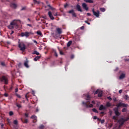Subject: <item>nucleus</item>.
I'll list each match as a JSON object with an SVG mask.
<instances>
[{
  "mask_svg": "<svg viewBox=\"0 0 129 129\" xmlns=\"http://www.w3.org/2000/svg\"><path fill=\"white\" fill-rule=\"evenodd\" d=\"M30 35H34V33L32 32L26 31L25 32H22L20 34L21 37H26V38H29Z\"/></svg>",
  "mask_w": 129,
  "mask_h": 129,
  "instance_id": "1",
  "label": "nucleus"
},
{
  "mask_svg": "<svg viewBox=\"0 0 129 129\" xmlns=\"http://www.w3.org/2000/svg\"><path fill=\"white\" fill-rule=\"evenodd\" d=\"M18 47L20 49V51H25L26 50V45L23 42H18Z\"/></svg>",
  "mask_w": 129,
  "mask_h": 129,
  "instance_id": "2",
  "label": "nucleus"
},
{
  "mask_svg": "<svg viewBox=\"0 0 129 129\" xmlns=\"http://www.w3.org/2000/svg\"><path fill=\"white\" fill-rule=\"evenodd\" d=\"M0 81L4 82L5 84H8V78L5 76H3L2 78H0Z\"/></svg>",
  "mask_w": 129,
  "mask_h": 129,
  "instance_id": "3",
  "label": "nucleus"
},
{
  "mask_svg": "<svg viewBox=\"0 0 129 129\" xmlns=\"http://www.w3.org/2000/svg\"><path fill=\"white\" fill-rule=\"evenodd\" d=\"M92 12L94 15V16H95V17H96V18H99V16H100V12L99 11H95L94 10V9H93L92 10Z\"/></svg>",
  "mask_w": 129,
  "mask_h": 129,
  "instance_id": "4",
  "label": "nucleus"
},
{
  "mask_svg": "<svg viewBox=\"0 0 129 129\" xmlns=\"http://www.w3.org/2000/svg\"><path fill=\"white\" fill-rule=\"evenodd\" d=\"M117 107H124L127 108V106H128V105L127 104H124L122 103H119L116 105Z\"/></svg>",
  "mask_w": 129,
  "mask_h": 129,
  "instance_id": "5",
  "label": "nucleus"
},
{
  "mask_svg": "<svg viewBox=\"0 0 129 129\" xmlns=\"http://www.w3.org/2000/svg\"><path fill=\"white\" fill-rule=\"evenodd\" d=\"M82 104H84V105H85L87 108H88V107H93V105H92V104H90V102L89 101L88 102V104L87 103L83 101Z\"/></svg>",
  "mask_w": 129,
  "mask_h": 129,
  "instance_id": "6",
  "label": "nucleus"
},
{
  "mask_svg": "<svg viewBox=\"0 0 129 129\" xmlns=\"http://www.w3.org/2000/svg\"><path fill=\"white\" fill-rule=\"evenodd\" d=\"M18 22H21V20H14L12 22L13 23V25L15 27L16 29H18L19 28V25L18 24Z\"/></svg>",
  "mask_w": 129,
  "mask_h": 129,
  "instance_id": "7",
  "label": "nucleus"
},
{
  "mask_svg": "<svg viewBox=\"0 0 129 129\" xmlns=\"http://www.w3.org/2000/svg\"><path fill=\"white\" fill-rule=\"evenodd\" d=\"M113 111H114V113L116 116H119L120 115V113L118 111V107H115L113 109Z\"/></svg>",
  "mask_w": 129,
  "mask_h": 129,
  "instance_id": "8",
  "label": "nucleus"
},
{
  "mask_svg": "<svg viewBox=\"0 0 129 129\" xmlns=\"http://www.w3.org/2000/svg\"><path fill=\"white\" fill-rule=\"evenodd\" d=\"M48 16L49 18L50 19V20H55V18L54 17V16H53V14H52V12L51 11L48 12Z\"/></svg>",
  "mask_w": 129,
  "mask_h": 129,
  "instance_id": "9",
  "label": "nucleus"
},
{
  "mask_svg": "<svg viewBox=\"0 0 129 129\" xmlns=\"http://www.w3.org/2000/svg\"><path fill=\"white\" fill-rule=\"evenodd\" d=\"M24 65L26 68H30V66H29V60L27 58H26V60L24 61Z\"/></svg>",
  "mask_w": 129,
  "mask_h": 129,
  "instance_id": "10",
  "label": "nucleus"
},
{
  "mask_svg": "<svg viewBox=\"0 0 129 129\" xmlns=\"http://www.w3.org/2000/svg\"><path fill=\"white\" fill-rule=\"evenodd\" d=\"M82 6L84 10H85V11H88L89 8H88V7H87V5L86 4V3H83L82 4Z\"/></svg>",
  "mask_w": 129,
  "mask_h": 129,
  "instance_id": "11",
  "label": "nucleus"
},
{
  "mask_svg": "<svg viewBox=\"0 0 129 129\" xmlns=\"http://www.w3.org/2000/svg\"><path fill=\"white\" fill-rule=\"evenodd\" d=\"M69 14H72V17H76L77 16L76 15V13L74 12V10H70L68 12Z\"/></svg>",
  "mask_w": 129,
  "mask_h": 129,
  "instance_id": "12",
  "label": "nucleus"
},
{
  "mask_svg": "<svg viewBox=\"0 0 129 129\" xmlns=\"http://www.w3.org/2000/svg\"><path fill=\"white\" fill-rule=\"evenodd\" d=\"M76 9L78 12H80L81 13H82L83 12V11H82V10L81 9V7L80 6V5H79V4L77 5Z\"/></svg>",
  "mask_w": 129,
  "mask_h": 129,
  "instance_id": "13",
  "label": "nucleus"
},
{
  "mask_svg": "<svg viewBox=\"0 0 129 129\" xmlns=\"http://www.w3.org/2000/svg\"><path fill=\"white\" fill-rule=\"evenodd\" d=\"M13 123H14V124L15 125H14V127L15 129H18V121L17 120H15L13 121Z\"/></svg>",
  "mask_w": 129,
  "mask_h": 129,
  "instance_id": "14",
  "label": "nucleus"
},
{
  "mask_svg": "<svg viewBox=\"0 0 129 129\" xmlns=\"http://www.w3.org/2000/svg\"><path fill=\"white\" fill-rule=\"evenodd\" d=\"M8 28L10 30H13V29H14V28H16V26H14V23L11 22L10 23V25L8 26Z\"/></svg>",
  "mask_w": 129,
  "mask_h": 129,
  "instance_id": "15",
  "label": "nucleus"
},
{
  "mask_svg": "<svg viewBox=\"0 0 129 129\" xmlns=\"http://www.w3.org/2000/svg\"><path fill=\"white\" fill-rule=\"evenodd\" d=\"M56 30L58 35H61V34H62V28H57Z\"/></svg>",
  "mask_w": 129,
  "mask_h": 129,
  "instance_id": "16",
  "label": "nucleus"
},
{
  "mask_svg": "<svg viewBox=\"0 0 129 129\" xmlns=\"http://www.w3.org/2000/svg\"><path fill=\"white\" fill-rule=\"evenodd\" d=\"M31 118L34 119L33 122H37V117L36 116V115H33L31 116Z\"/></svg>",
  "mask_w": 129,
  "mask_h": 129,
  "instance_id": "17",
  "label": "nucleus"
},
{
  "mask_svg": "<svg viewBox=\"0 0 129 129\" xmlns=\"http://www.w3.org/2000/svg\"><path fill=\"white\" fill-rule=\"evenodd\" d=\"M124 78H125V74L124 73H122L119 77V79L121 80L123 79Z\"/></svg>",
  "mask_w": 129,
  "mask_h": 129,
  "instance_id": "18",
  "label": "nucleus"
},
{
  "mask_svg": "<svg viewBox=\"0 0 129 129\" xmlns=\"http://www.w3.org/2000/svg\"><path fill=\"white\" fill-rule=\"evenodd\" d=\"M10 7H11V8H13V9H17L18 6L15 3H11L10 5Z\"/></svg>",
  "mask_w": 129,
  "mask_h": 129,
  "instance_id": "19",
  "label": "nucleus"
},
{
  "mask_svg": "<svg viewBox=\"0 0 129 129\" xmlns=\"http://www.w3.org/2000/svg\"><path fill=\"white\" fill-rule=\"evenodd\" d=\"M32 55L35 54V55H37V56H39V55H40V53H39L37 50H35L32 53Z\"/></svg>",
  "mask_w": 129,
  "mask_h": 129,
  "instance_id": "20",
  "label": "nucleus"
},
{
  "mask_svg": "<svg viewBox=\"0 0 129 129\" xmlns=\"http://www.w3.org/2000/svg\"><path fill=\"white\" fill-rule=\"evenodd\" d=\"M86 100H90V96L88 94H85Z\"/></svg>",
  "mask_w": 129,
  "mask_h": 129,
  "instance_id": "21",
  "label": "nucleus"
},
{
  "mask_svg": "<svg viewBox=\"0 0 129 129\" xmlns=\"http://www.w3.org/2000/svg\"><path fill=\"white\" fill-rule=\"evenodd\" d=\"M47 7H48V8H49V9L51 10V11H55V10H56V9L53 8L52 6H51V5H48Z\"/></svg>",
  "mask_w": 129,
  "mask_h": 129,
  "instance_id": "22",
  "label": "nucleus"
},
{
  "mask_svg": "<svg viewBox=\"0 0 129 129\" xmlns=\"http://www.w3.org/2000/svg\"><path fill=\"white\" fill-rule=\"evenodd\" d=\"M103 109H105V107L103 105H101L99 107V110H103Z\"/></svg>",
  "mask_w": 129,
  "mask_h": 129,
  "instance_id": "23",
  "label": "nucleus"
},
{
  "mask_svg": "<svg viewBox=\"0 0 129 129\" xmlns=\"http://www.w3.org/2000/svg\"><path fill=\"white\" fill-rule=\"evenodd\" d=\"M41 58V56H37L34 58V61H38Z\"/></svg>",
  "mask_w": 129,
  "mask_h": 129,
  "instance_id": "24",
  "label": "nucleus"
},
{
  "mask_svg": "<svg viewBox=\"0 0 129 129\" xmlns=\"http://www.w3.org/2000/svg\"><path fill=\"white\" fill-rule=\"evenodd\" d=\"M98 97H101L102 96V91H100L98 94Z\"/></svg>",
  "mask_w": 129,
  "mask_h": 129,
  "instance_id": "25",
  "label": "nucleus"
},
{
  "mask_svg": "<svg viewBox=\"0 0 129 129\" xmlns=\"http://www.w3.org/2000/svg\"><path fill=\"white\" fill-rule=\"evenodd\" d=\"M33 3L35 5L37 4V5H40V1H38L37 0H33Z\"/></svg>",
  "mask_w": 129,
  "mask_h": 129,
  "instance_id": "26",
  "label": "nucleus"
},
{
  "mask_svg": "<svg viewBox=\"0 0 129 129\" xmlns=\"http://www.w3.org/2000/svg\"><path fill=\"white\" fill-rule=\"evenodd\" d=\"M86 3H89V4H93V0H86Z\"/></svg>",
  "mask_w": 129,
  "mask_h": 129,
  "instance_id": "27",
  "label": "nucleus"
},
{
  "mask_svg": "<svg viewBox=\"0 0 129 129\" xmlns=\"http://www.w3.org/2000/svg\"><path fill=\"white\" fill-rule=\"evenodd\" d=\"M72 44V41L71 40L68 42L67 47H70V46H71Z\"/></svg>",
  "mask_w": 129,
  "mask_h": 129,
  "instance_id": "28",
  "label": "nucleus"
},
{
  "mask_svg": "<svg viewBox=\"0 0 129 129\" xmlns=\"http://www.w3.org/2000/svg\"><path fill=\"white\" fill-rule=\"evenodd\" d=\"M122 112H126L127 111V108H123L121 110Z\"/></svg>",
  "mask_w": 129,
  "mask_h": 129,
  "instance_id": "29",
  "label": "nucleus"
},
{
  "mask_svg": "<svg viewBox=\"0 0 129 129\" xmlns=\"http://www.w3.org/2000/svg\"><path fill=\"white\" fill-rule=\"evenodd\" d=\"M21 121H22V122H23V123H28V119H25L24 121L23 118H21Z\"/></svg>",
  "mask_w": 129,
  "mask_h": 129,
  "instance_id": "30",
  "label": "nucleus"
},
{
  "mask_svg": "<svg viewBox=\"0 0 129 129\" xmlns=\"http://www.w3.org/2000/svg\"><path fill=\"white\" fill-rule=\"evenodd\" d=\"M36 34H37V35H39V36H42L43 35V34H42V32H41V31H37Z\"/></svg>",
  "mask_w": 129,
  "mask_h": 129,
  "instance_id": "31",
  "label": "nucleus"
},
{
  "mask_svg": "<svg viewBox=\"0 0 129 129\" xmlns=\"http://www.w3.org/2000/svg\"><path fill=\"white\" fill-rule=\"evenodd\" d=\"M53 52L54 53V56L55 57H58V54L57 53V51H56V50H53Z\"/></svg>",
  "mask_w": 129,
  "mask_h": 129,
  "instance_id": "32",
  "label": "nucleus"
},
{
  "mask_svg": "<svg viewBox=\"0 0 129 129\" xmlns=\"http://www.w3.org/2000/svg\"><path fill=\"white\" fill-rule=\"evenodd\" d=\"M106 106H107V107H110V106H111V104H110V103L109 102H107Z\"/></svg>",
  "mask_w": 129,
  "mask_h": 129,
  "instance_id": "33",
  "label": "nucleus"
},
{
  "mask_svg": "<svg viewBox=\"0 0 129 129\" xmlns=\"http://www.w3.org/2000/svg\"><path fill=\"white\" fill-rule=\"evenodd\" d=\"M100 11L102 13H104V12H105V8H101L100 9Z\"/></svg>",
  "mask_w": 129,
  "mask_h": 129,
  "instance_id": "34",
  "label": "nucleus"
},
{
  "mask_svg": "<svg viewBox=\"0 0 129 129\" xmlns=\"http://www.w3.org/2000/svg\"><path fill=\"white\" fill-rule=\"evenodd\" d=\"M92 111H93V112H95L96 113H98V111H97L96 108L92 109Z\"/></svg>",
  "mask_w": 129,
  "mask_h": 129,
  "instance_id": "35",
  "label": "nucleus"
},
{
  "mask_svg": "<svg viewBox=\"0 0 129 129\" xmlns=\"http://www.w3.org/2000/svg\"><path fill=\"white\" fill-rule=\"evenodd\" d=\"M129 97H128V95H125L124 96V99H125V100H127L128 99Z\"/></svg>",
  "mask_w": 129,
  "mask_h": 129,
  "instance_id": "36",
  "label": "nucleus"
},
{
  "mask_svg": "<svg viewBox=\"0 0 129 129\" xmlns=\"http://www.w3.org/2000/svg\"><path fill=\"white\" fill-rule=\"evenodd\" d=\"M16 106H17L18 108H21V107H22V105L20 104H18V103H16Z\"/></svg>",
  "mask_w": 129,
  "mask_h": 129,
  "instance_id": "37",
  "label": "nucleus"
},
{
  "mask_svg": "<svg viewBox=\"0 0 129 129\" xmlns=\"http://www.w3.org/2000/svg\"><path fill=\"white\" fill-rule=\"evenodd\" d=\"M9 115L10 116H12V115H14V112L11 111L9 112Z\"/></svg>",
  "mask_w": 129,
  "mask_h": 129,
  "instance_id": "38",
  "label": "nucleus"
},
{
  "mask_svg": "<svg viewBox=\"0 0 129 129\" xmlns=\"http://www.w3.org/2000/svg\"><path fill=\"white\" fill-rule=\"evenodd\" d=\"M25 98L27 101H29V99H28L29 97L28 96V93L26 95H25Z\"/></svg>",
  "mask_w": 129,
  "mask_h": 129,
  "instance_id": "39",
  "label": "nucleus"
},
{
  "mask_svg": "<svg viewBox=\"0 0 129 129\" xmlns=\"http://www.w3.org/2000/svg\"><path fill=\"white\" fill-rule=\"evenodd\" d=\"M100 91H99V90L97 89L95 92H94V94H97L98 93H99V92Z\"/></svg>",
  "mask_w": 129,
  "mask_h": 129,
  "instance_id": "40",
  "label": "nucleus"
},
{
  "mask_svg": "<svg viewBox=\"0 0 129 129\" xmlns=\"http://www.w3.org/2000/svg\"><path fill=\"white\" fill-rule=\"evenodd\" d=\"M59 54L60 55H64V53L63 52V51H62V50H60V49H59Z\"/></svg>",
  "mask_w": 129,
  "mask_h": 129,
  "instance_id": "41",
  "label": "nucleus"
},
{
  "mask_svg": "<svg viewBox=\"0 0 129 129\" xmlns=\"http://www.w3.org/2000/svg\"><path fill=\"white\" fill-rule=\"evenodd\" d=\"M15 95H16V96L17 97H18V98H21L22 97L21 96V95H19V94H15Z\"/></svg>",
  "mask_w": 129,
  "mask_h": 129,
  "instance_id": "42",
  "label": "nucleus"
},
{
  "mask_svg": "<svg viewBox=\"0 0 129 129\" xmlns=\"http://www.w3.org/2000/svg\"><path fill=\"white\" fill-rule=\"evenodd\" d=\"M27 8L26 7H23L21 11H25Z\"/></svg>",
  "mask_w": 129,
  "mask_h": 129,
  "instance_id": "43",
  "label": "nucleus"
},
{
  "mask_svg": "<svg viewBox=\"0 0 129 129\" xmlns=\"http://www.w3.org/2000/svg\"><path fill=\"white\" fill-rule=\"evenodd\" d=\"M27 26L28 27H30L31 28H32V27H33V25H32V24H27Z\"/></svg>",
  "mask_w": 129,
  "mask_h": 129,
  "instance_id": "44",
  "label": "nucleus"
},
{
  "mask_svg": "<svg viewBox=\"0 0 129 129\" xmlns=\"http://www.w3.org/2000/svg\"><path fill=\"white\" fill-rule=\"evenodd\" d=\"M33 43H35L36 44V45H37L38 42H37V41L33 40Z\"/></svg>",
  "mask_w": 129,
  "mask_h": 129,
  "instance_id": "45",
  "label": "nucleus"
},
{
  "mask_svg": "<svg viewBox=\"0 0 129 129\" xmlns=\"http://www.w3.org/2000/svg\"><path fill=\"white\" fill-rule=\"evenodd\" d=\"M85 23H86V24H87L88 25H90V23L88 22V21H85Z\"/></svg>",
  "mask_w": 129,
  "mask_h": 129,
  "instance_id": "46",
  "label": "nucleus"
},
{
  "mask_svg": "<svg viewBox=\"0 0 129 129\" xmlns=\"http://www.w3.org/2000/svg\"><path fill=\"white\" fill-rule=\"evenodd\" d=\"M4 96H5V97H8V96H9V95L8 94V93H5L4 94Z\"/></svg>",
  "mask_w": 129,
  "mask_h": 129,
  "instance_id": "47",
  "label": "nucleus"
},
{
  "mask_svg": "<svg viewBox=\"0 0 129 129\" xmlns=\"http://www.w3.org/2000/svg\"><path fill=\"white\" fill-rule=\"evenodd\" d=\"M107 99H109V100H112V98H111V97L110 96L108 97Z\"/></svg>",
  "mask_w": 129,
  "mask_h": 129,
  "instance_id": "48",
  "label": "nucleus"
},
{
  "mask_svg": "<svg viewBox=\"0 0 129 129\" xmlns=\"http://www.w3.org/2000/svg\"><path fill=\"white\" fill-rule=\"evenodd\" d=\"M53 16H54L55 17H56V16H58V13L56 12V13H54V14H53Z\"/></svg>",
  "mask_w": 129,
  "mask_h": 129,
  "instance_id": "49",
  "label": "nucleus"
},
{
  "mask_svg": "<svg viewBox=\"0 0 129 129\" xmlns=\"http://www.w3.org/2000/svg\"><path fill=\"white\" fill-rule=\"evenodd\" d=\"M119 94H121V93H122V90H119Z\"/></svg>",
  "mask_w": 129,
  "mask_h": 129,
  "instance_id": "50",
  "label": "nucleus"
},
{
  "mask_svg": "<svg viewBox=\"0 0 129 129\" xmlns=\"http://www.w3.org/2000/svg\"><path fill=\"white\" fill-rule=\"evenodd\" d=\"M67 7H68V4H66V5H64V9H66V8H67Z\"/></svg>",
  "mask_w": 129,
  "mask_h": 129,
  "instance_id": "51",
  "label": "nucleus"
},
{
  "mask_svg": "<svg viewBox=\"0 0 129 129\" xmlns=\"http://www.w3.org/2000/svg\"><path fill=\"white\" fill-rule=\"evenodd\" d=\"M104 119H102L101 120V123H104Z\"/></svg>",
  "mask_w": 129,
  "mask_h": 129,
  "instance_id": "52",
  "label": "nucleus"
},
{
  "mask_svg": "<svg viewBox=\"0 0 129 129\" xmlns=\"http://www.w3.org/2000/svg\"><path fill=\"white\" fill-rule=\"evenodd\" d=\"M25 115L26 117H29V114L28 113H25Z\"/></svg>",
  "mask_w": 129,
  "mask_h": 129,
  "instance_id": "53",
  "label": "nucleus"
},
{
  "mask_svg": "<svg viewBox=\"0 0 129 129\" xmlns=\"http://www.w3.org/2000/svg\"><path fill=\"white\" fill-rule=\"evenodd\" d=\"M1 65H2V66H5V62H1Z\"/></svg>",
  "mask_w": 129,
  "mask_h": 129,
  "instance_id": "54",
  "label": "nucleus"
},
{
  "mask_svg": "<svg viewBox=\"0 0 129 129\" xmlns=\"http://www.w3.org/2000/svg\"><path fill=\"white\" fill-rule=\"evenodd\" d=\"M81 30H84V26H82L80 28Z\"/></svg>",
  "mask_w": 129,
  "mask_h": 129,
  "instance_id": "55",
  "label": "nucleus"
},
{
  "mask_svg": "<svg viewBox=\"0 0 129 129\" xmlns=\"http://www.w3.org/2000/svg\"><path fill=\"white\" fill-rule=\"evenodd\" d=\"M18 88H17L16 89H15L16 93H17V92H18Z\"/></svg>",
  "mask_w": 129,
  "mask_h": 129,
  "instance_id": "56",
  "label": "nucleus"
},
{
  "mask_svg": "<svg viewBox=\"0 0 129 129\" xmlns=\"http://www.w3.org/2000/svg\"><path fill=\"white\" fill-rule=\"evenodd\" d=\"M93 118H94V119H97V116H94L93 117Z\"/></svg>",
  "mask_w": 129,
  "mask_h": 129,
  "instance_id": "57",
  "label": "nucleus"
},
{
  "mask_svg": "<svg viewBox=\"0 0 129 129\" xmlns=\"http://www.w3.org/2000/svg\"><path fill=\"white\" fill-rule=\"evenodd\" d=\"M4 125H5L4 124H2L1 123V127H2V128H4Z\"/></svg>",
  "mask_w": 129,
  "mask_h": 129,
  "instance_id": "58",
  "label": "nucleus"
},
{
  "mask_svg": "<svg viewBox=\"0 0 129 129\" xmlns=\"http://www.w3.org/2000/svg\"><path fill=\"white\" fill-rule=\"evenodd\" d=\"M43 127H44V125H41L40 126L39 128H43Z\"/></svg>",
  "mask_w": 129,
  "mask_h": 129,
  "instance_id": "59",
  "label": "nucleus"
},
{
  "mask_svg": "<svg viewBox=\"0 0 129 129\" xmlns=\"http://www.w3.org/2000/svg\"><path fill=\"white\" fill-rule=\"evenodd\" d=\"M14 33H15V32L13 30H12L11 33H10V35L14 34Z\"/></svg>",
  "mask_w": 129,
  "mask_h": 129,
  "instance_id": "60",
  "label": "nucleus"
},
{
  "mask_svg": "<svg viewBox=\"0 0 129 129\" xmlns=\"http://www.w3.org/2000/svg\"><path fill=\"white\" fill-rule=\"evenodd\" d=\"M71 59H73V58H74V55H72L71 56Z\"/></svg>",
  "mask_w": 129,
  "mask_h": 129,
  "instance_id": "61",
  "label": "nucleus"
},
{
  "mask_svg": "<svg viewBox=\"0 0 129 129\" xmlns=\"http://www.w3.org/2000/svg\"><path fill=\"white\" fill-rule=\"evenodd\" d=\"M113 119H116V117H115V116H113Z\"/></svg>",
  "mask_w": 129,
  "mask_h": 129,
  "instance_id": "62",
  "label": "nucleus"
},
{
  "mask_svg": "<svg viewBox=\"0 0 129 129\" xmlns=\"http://www.w3.org/2000/svg\"><path fill=\"white\" fill-rule=\"evenodd\" d=\"M113 101L115 102V101H117V100H116V98H114L113 99Z\"/></svg>",
  "mask_w": 129,
  "mask_h": 129,
  "instance_id": "63",
  "label": "nucleus"
},
{
  "mask_svg": "<svg viewBox=\"0 0 129 129\" xmlns=\"http://www.w3.org/2000/svg\"><path fill=\"white\" fill-rule=\"evenodd\" d=\"M87 16H91V14L90 13H87Z\"/></svg>",
  "mask_w": 129,
  "mask_h": 129,
  "instance_id": "64",
  "label": "nucleus"
}]
</instances>
